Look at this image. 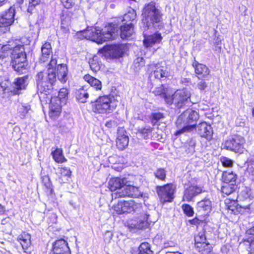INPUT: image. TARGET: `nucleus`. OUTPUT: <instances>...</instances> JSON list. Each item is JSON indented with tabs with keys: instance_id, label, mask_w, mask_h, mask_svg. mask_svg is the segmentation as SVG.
<instances>
[{
	"instance_id": "45",
	"label": "nucleus",
	"mask_w": 254,
	"mask_h": 254,
	"mask_svg": "<svg viewBox=\"0 0 254 254\" xmlns=\"http://www.w3.org/2000/svg\"><path fill=\"white\" fill-rule=\"evenodd\" d=\"M182 209L184 213L188 217L192 216L194 214L193 208L188 204H184L182 205Z\"/></svg>"
},
{
	"instance_id": "40",
	"label": "nucleus",
	"mask_w": 254,
	"mask_h": 254,
	"mask_svg": "<svg viewBox=\"0 0 254 254\" xmlns=\"http://www.w3.org/2000/svg\"><path fill=\"white\" fill-rule=\"evenodd\" d=\"M91 69L94 71H97L100 69V64L98 61V57L97 56H94L89 62Z\"/></svg>"
},
{
	"instance_id": "60",
	"label": "nucleus",
	"mask_w": 254,
	"mask_h": 254,
	"mask_svg": "<svg viewBox=\"0 0 254 254\" xmlns=\"http://www.w3.org/2000/svg\"><path fill=\"white\" fill-rule=\"evenodd\" d=\"M190 222L191 224L195 225L198 223V219H194L191 220H190Z\"/></svg>"
},
{
	"instance_id": "54",
	"label": "nucleus",
	"mask_w": 254,
	"mask_h": 254,
	"mask_svg": "<svg viewBox=\"0 0 254 254\" xmlns=\"http://www.w3.org/2000/svg\"><path fill=\"white\" fill-rule=\"evenodd\" d=\"M61 1L66 8H70L74 4L73 0H61Z\"/></svg>"
},
{
	"instance_id": "25",
	"label": "nucleus",
	"mask_w": 254,
	"mask_h": 254,
	"mask_svg": "<svg viewBox=\"0 0 254 254\" xmlns=\"http://www.w3.org/2000/svg\"><path fill=\"white\" fill-rule=\"evenodd\" d=\"M152 222H154L149 218V215L148 214H144L143 216L142 219L139 218L136 223L133 224V227L135 229H142L145 227H148L150 224Z\"/></svg>"
},
{
	"instance_id": "13",
	"label": "nucleus",
	"mask_w": 254,
	"mask_h": 254,
	"mask_svg": "<svg viewBox=\"0 0 254 254\" xmlns=\"http://www.w3.org/2000/svg\"><path fill=\"white\" fill-rule=\"evenodd\" d=\"M15 10L11 6L9 9L0 13V27L8 28L14 21Z\"/></svg>"
},
{
	"instance_id": "7",
	"label": "nucleus",
	"mask_w": 254,
	"mask_h": 254,
	"mask_svg": "<svg viewBox=\"0 0 254 254\" xmlns=\"http://www.w3.org/2000/svg\"><path fill=\"white\" fill-rule=\"evenodd\" d=\"M116 106L113 104L110 96L105 95L100 96L93 103L92 110L98 114H109L115 110Z\"/></svg>"
},
{
	"instance_id": "19",
	"label": "nucleus",
	"mask_w": 254,
	"mask_h": 254,
	"mask_svg": "<svg viewBox=\"0 0 254 254\" xmlns=\"http://www.w3.org/2000/svg\"><path fill=\"white\" fill-rule=\"evenodd\" d=\"M192 65L199 79L206 78L210 73V70L206 65L200 64L195 60L192 63Z\"/></svg>"
},
{
	"instance_id": "42",
	"label": "nucleus",
	"mask_w": 254,
	"mask_h": 254,
	"mask_svg": "<svg viewBox=\"0 0 254 254\" xmlns=\"http://www.w3.org/2000/svg\"><path fill=\"white\" fill-rule=\"evenodd\" d=\"M10 85V82L9 81V77L7 73L3 76H0V86L3 90H6Z\"/></svg>"
},
{
	"instance_id": "39",
	"label": "nucleus",
	"mask_w": 254,
	"mask_h": 254,
	"mask_svg": "<svg viewBox=\"0 0 254 254\" xmlns=\"http://www.w3.org/2000/svg\"><path fill=\"white\" fill-rule=\"evenodd\" d=\"M136 16L135 11L132 8H130L128 12L124 14L122 20L126 22L133 21L136 18Z\"/></svg>"
},
{
	"instance_id": "15",
	"label": "nucleus",
	"mask_w": 254,
	"mask_h": 254,
	"mask_svg": "<svg viewBox=\"0 0 254 254\" xmlns=\"http://www.w3.org/2000/svg\"><path fill=\"white\" fill-rule=\"evenodd\" d=\"M202 192L201 187L197 185H190L185 188L183 196V200L187 201H190L193 197Z\"/></svg>"
},
{
	"instance_id": "6",
	"label": "nucleus",
	"mask_w": 254,
	"mask_h": 254,
	"mask_svg": "<svg viewBox=\"0 0 254 254\" xmlns=\"http://www.w3.org/2000/svg\"><path fill=\"white\" fill-rule=\"evenodd\" d=\"M190 93L186 88L177 90L173 95L165 97V102L168 105L175 104L178 108H181L190 100Z\"/></svg>"
},
{
	"instance_id": "47",
	"label": "nucleus",
	"mask_w": 254,
	"mask_h": 254,
	"mask_svg": "<svg viewBox=\"0 0 254 254\" xmlns=\"http://www.w3.org/2000/svg\"><path fill=\"white\" fill-rule=\"evenodd\" d=\"M30 109V107L28 105H22V106L19 108L18 113L21 116V118H23L26 116Z\"/></svg>"
},
{
	"instance_id": "31",
	"label": "nucleus",
	"mask_w": 254,
	"mask_h": 254,
	"mask_svg": "<svg viewBox=\"0 0 254 254\" xmlns=\"http://www.w3.org/2000/svg\"><path fill=\"white\" fill-rule=\"evenodd\" d=\"M83 79L85 81H87L92 87L94 88L96 90L101 89L102 83L99 79L89 74L84 75Z\"/></svg>"
},
{
	"instance_id": "3",
	"label": "nucleus",
	"mask_w": 254,
	"mask_h": 254,
	"mask_svg": "<svg viewBox=\"0 0 254 254\" xmlns=\"http://www.w3.org/2000/svg\"><path fill=\"white\" fill-rule=\"evenodd\" d=\"M142 15L143 18L140 26L142 30L144 31L153 28L154 24L158 23L162 19L160 10L152 1L145 5Z\"/></svg>"
},
{
	"instance_id": "35",
	"label": "nucleus",
	"mask_w": 254,
	"mask_h": 254,
	"mask_svg": "<svg viewBox=\"0 0 254 254\" xmlns=\"http://www.w3.org/2000/svg\"><path fill=\"white\" fill-rule=\"evenodd\" d=\"M195 145L196 140L194 138H191L188 140L185 144L186 152L188 154H192L195 152Z\"/></svg>"
},
{
	"instance_id": "22",
	"label": "nucleus",
	"mask_w": 254,
	"mask_h": 254,
	"mask_svg": "<svg viewBox=\"0 0 254 254\" xmlns=\"http://www.w3.org/2000/svg\"><path fill=\"white\" fill-rule=\"evenodd\" d=\"M41 55L40 58L41 62H47L50 57H52V49L51 45L49 42H45L41 47Z\"/></svg>"
},
{
	"instance_id": "29",
	"label": "nucleus",
	"mask_w": 254,
	"mask_h": 254,
	"mask_svg": "<svg viewBox=\"0 0 254 254\" xmlns=\"http://www.w3.org/2000/svg\"><path fill=\"white\" fill-rule=\"evenodd\" d=\"M250 205L241 206L238 204V202L235 200L231 201V204L228 206L229 211L234 214H238L243 213L244 210L250 209Z\"/></svg>"
},
{
	"instance_id": "17",
	"label": "nucleus",
	"mask_w": 254,
	"mask_h": 254,
	"mask_svg": "<svg viewBox=\"0 0 254 254\" xmlns=\"http://www.w3.org/2000/svg\"><path fill=\"white\" fill-rule=\"evenodd\" d=\"M142 31L144 36L143 44L145 47H151L153 45L159 44L161 42L162 40V37L161 33L155 32L153 34L147 35L145 33H144L145 31Z\"/></svg>"
},
{
	"instance_id": "37",
	"label": "nucleus",
	"mask_w": 254,
	"mask_h": 254,
	"mask_svg": "<svg viewBox=\"0 0 254 254\" xmlns=\"http://www.w3.org/2000/svg\"><path fill=\"white\" fill-rule=\"evenodd\" d=\"M195 248H200L201 244L206 243V237L203 231L200 232L194 237Z\"/></svg>"
},
{
	"instance_id": "38",
	"label": "nucleus",
	"mask_w": 254,
	"mask_h": 254,
	"mask_svg": "<svg viewBox=\"0 0 254 254\" xmlns=\"http://www.w3.org/2000/svg\"><path fill=\"white\" fill-rule=\"evenodd\" d=\"M28 1L27 11L31 14L32 13L36 6L44 3V0H28Z\"/></svg>"
},
{
	"instance_id": "63",
	"label": "nucleus",
	"mask_w": 254,
	"mask_h": 254,
	"mask_svg": "<svg viewBox=\"0 0 254 254\" xmlns=\"http://www.w3.org/2000/svg\"><path fill=\"white\" fill-rule=\"evenodd\" d=\"M17 2L19 4H22L23 2V0H17Z\"/></svg>"
},
{
	"instance_id": "1",
	"label": "nucleus",
	"mask_w": 254,
	"mask_h": 254,
	"mask_svg": "<svg viewBox=\"0 0 254 254\" xmlns=\"http://www.w3.org/2000/svg\"><path fill=\"white\" fill-rule=\"evenodd\" d=\"M57 76L61 82L65 83L67 79V67L65 64L57 65L56 59L52 57L47 65V69L39 72L36 76L38 90L41 93L45 92L49 93V91L56 81Z\"/></svg>"
},
{
	"instance_id": "27",
	"label": "nucleus",
	"mask_w": 254,
	"mask_h": 254,
	"mask_svg": "<svg viewBox=\"0 0 254 254\" xmlns=\"http://www.w3.org/2000/svg\"><path fill=\"white\" fill-rule=\"evenodd\" d=\"M27 77L26 76L19 77L16 79L14 82L13 87L15 88L14 90V94H19V91L25 88V87L27 85Z\"/></svg>"
},
{
	"instance_id": "18",
	"label": "nucleus",
	"mask_w": 254,
	"mask_h": 254,
	"mask_svg": "<svg viewBox=\"0 0 254 254\" xmlns=\"http://www.w3.org/2000/svg\"><path fill=\"white\" fill-rule=\"evenodd\" d=\"M197 128V133L200 136L205 138L208 140L211 139L213 132L210 125L206 122H202L198 125Z\"/></svg>"
},
{
	"instance_id": "33",
	"label": "nucleus",
	"mask_w": 254,
	"mask_h": 254,
	"mask_svg": "<svg viewBox=\"0 0 254 254\" xmlns=\"http://www.w3.org/2000/svg\"><path fill=\"white\" fill-rule=\"evenodd\" d=\"M31 236L26 233H23L19 235L18 238V240L22 246L24 250H26L31 245Z\"/></svg>"
},
{
	"instance_id": "62",
	"label": "nucleus",
	"mask_w": 254,
	"mask_h": 254,
	"mask_svg": "<svg viewBox=\"0 0 254 254\" xmlns=\"http://www.w3.org/2000/svg\"><path fill=\"white\" fill-rule=\"evenodd\" d=\"M7 48H9L7 45H4L2 47V49L4 51L6 50Z\"/></svg>"
},
{
	"instance_id": "23",
	"label": "nucleus",
	"mask_w": 254,
	"mask_h": 254,
	"mask_svg": "<svg viewBox=\"0 0 254 254\" xmlns=\"http://www.w3.org/2000/svg\"><path fill=\"white\" fill-rule=\"evenodd\" d=\"M128 137L126 135L124 131L119 130L116 140L117 147L120 150H123L127 147L128 144Z\"/></svg>"
},
{
	"instance_id": "55",
	"label": "nucleus",
	"mask_w": 254,
	"mask_h": 254,
	"mask_svg": "<svg viewBox=\"0 0 254 254\" xmlns=\"http://www.w3.org/2000/svg\"><path fill=\"white\" fill-rule=\"evenodd\" d=\"M43 183L47 188H51V183L48 177L45 176L43 178Z\"/></svg>"
},
{
	"instance_id": "14",
	"label": "nucleus",
	"mask_w": 254,
	"mask_h": 254,
	"mask_svg": "<svg viewBox=\"0 0 254 254\" xmlns=\"http://www.w3.org/2000/svg\"><path fill=\"white\" fill-rule=\"evenodd\" d=\"M63 103L58 98L52 97L50 105L49 116L53 119H56L60 115Z\"/></svg>"
},
{
	"instance_id": "10",
	"label": "nucleus",
	"mask_w": 254,
	"mask_h": 254,
	"mask_svg": "<svg viewBox=\"0 0 254 254\" xmlns=\"http://www.w3.org/2000/svg\"><path fill=\"white\" fill-rule=\"evenodd\" d=\"M123 188V190L122 191H121V190H119L118 192L112 193V197L113 199L125 196L138 197L140 195V191L137 187L125 184Z\"/></svg>"
},
{
	"instance_id": "44",
	"label": "nucleus",
	"mask_w": 254,
	"mask_h": 254,
	"mask_svg": "<svg viewBox=\"0 0 254 254\" xmlns=\"http://www.w3.org/2000/svg\"><path fill=\"white\" fill-rule=\"evenodd\" d=\"M151 131L152 129L150 127H145L139 128L138 130V133L140 134L143 138L146 139L148 137L149 134Z\"/></svg>"
},
{
	"instance_id": "50",
	"label": "nucleus",
	"mask_w": 254,
	"mask_h": 254,
	"mask_svg": "<svg viewBox=\"0 0 254 254\" xmlns=\"http://www.w3.org/2000/svg\"><path fill=\"white\" fill-rule=\"evenodd\" d=\"M163 117L162 114L160 113H154L152 114L151 122L154 125L161 119Z\"/></svg>"
},
{
	"instance_id": "4",
	"label": "nucleus",
	"mask_w": 254,
	"mask_h": 254,
	"mask_svg": "<svg viewBox=\"0 0 254 254\" xmlns=\"http://www.w3.org/2000/svg\"><path fill=\"white\" fill-rule=\"evenodd\" d=\"M91 31L90 37L98 44L114 39L118 35V30L113 24H109L102 30L99 28H92Z\"/></svg>"
},
{
	"instance_id": "46",
	"label": "nucleus",
	"mask_w": 254,
	"mask_h": 254,
	"mask_svg": "<svg viewBox=\"0 0 254 254\" xmlns=\"http://www.w3.org/2000/svg\"><path fill=\"white\" fill-rule=\"evenodd\" d=\"M243 243L246 246H250V254H254V239L252 238H245Z\"/></svg>"
},
{
	"instance_id": "51",
	"label": "nucleus",
	"mask_w": 254,
	"mask_h": 254,
	"mask_svg": "<svg viewBox=\"0 0 254 254\" xmlns=\"http://www.w3.org/2000/svg\"><path fill=\"white\" fill-rule=\"evenodd\" d=\"M239 196L240 197L241 196H244L246 199H250V197L252 196L251 190L249 188H246L241 192Z\"/></svg>"
},
{
	"instance_id": "64",
	"label": "nucleus",
	"mask_w": 254,
	"mask_h": 254,
	"mask_svg": "<svg viewBox=\"0 0 254 254\" xmlns=\"http://www.w3.org/2000/svg\"><path fill=\"white\" fill-rule=\"evenodd\" d=\"M252 114H253V116L254 117V108L253 109Z\"/></svg>"
},
{
	"instance_id": "11",
	"label": "nucleus",
	"mask_w": 254,
	"mask_h": 254,
	"mask_svg": "<svg viewBox=\"0 0 254 254\" xmlns=\"http://www.w3.org/2000/svg\"><path fill=\"white\" fill-rule=\"evenodd\" d=\"M175 188L172 184H167L157 189V193L162 203L171 202L174 198Z\"/></svg>"
},
{
	"instance_id": "30",
	"label": "nucleus",
	"mask_w": 254,
	"mask_h": 254,
	"mask_svg": "<svg viewBox=\"0 0 254 254\" xmlns=\"http://www.w3.org/2000/svg\"><path fill=\"white\" fill-rule=\"evenodd\" d=\"M222 183L236 184L237 175L232 171H224L222 174Z\"/></svg>"
},
{
	"instance_id": "16",
	"label": "nucleus",
	"mask_w": 254,
	"mask_h": 254,
	"mask_svg": "<svg viewBox=\"0 0 254 254\" xmlns=\"http://www.w3.org/2000/svg\"><path fill=\"white\" fill-rule=\"evenodd\" d=\"M149 69L153 70L152 75L155 78L162 79L168 76V72L165 66L161 65L160 64H152L149 65Z\"/></svg>"
},
{
	"instance_id": "53",
	"label": "nucleus",
	"mask_w": 254,
	"mask_h": 254,
	"mask_svg": "<svg viewBox=\"0 0 254 254\" xmlns=\"http://www.w3.org/2000/svg\"><path fill=\"white\" fill-rule=\"evenodd\" d=\"M207 87V84L204 80H201L197 84V87L201 91H205Z\"/></svg>"
},
{
	"instance_id": "49",
	"label": "nucleus",
	"mask_w": 254,
	"mask_h": 254,
	"mask_svg": "<svg viewBox=\"0 0 254 254\" xmlns=\"http://www.w3.org/2000/svg\"><path fill=\"white\" fill-rule=\"evenodd\" d=\"M155 176L161 180H164L166 178V172L163 169H159L155 173Z\"/></svg>"
},
{
	"instance_id": "24",
	"label": "nucleus",
	"mask_w": 254,
	"mask_h": 254,
	"mask_svg": "<svg viewBox=\"0 0 254 254\" xmlns=\"http://www.w3.org/2000/svg\"><path fill=\"white\" fill-rule=\"evenodd\" d=\"M60 250L64 252H65V251H70L67 242L63 239L57 240L53 243L52 252Z\"/></svg>"
},
{
	"instance_id": "58",
	"label": "nucleus",
	"mask_w": 254,
	"mask_h": 254,
	"mask_svg": "<svg viewBox=\"0 0 254 254\" xmlns=\"http://www.w3.org/2000/svg\"><path fill=\"white\" fill-rule=\"evenodd\" d=\"M115 123L114 121H107L105 124L106 126L107 127H113L115 125Z\"/></svg>"
},
{
	"instance_id": "8",
	"label": "nucleus",
	"mask_w": 254,
	"mask_h": 254,
	"mask_svg": "<svg viewBox=\"0 0 254 254\" xmlns=\"http://www.w3.org/2000/svg\"><path fill=\"white\" fill-rule=\"evenodd\" d=\"M114 209L119 214L132 212L138 213L142 209V204L132 199L128 201H120L118 204L114 205Z\"/></svg>"
},
{
	"instance_id": "34",
	"label": "nucleus",
	"mask_w": 254,
	"mask_h": 254,
	"mask_svg": "<svg viewBox=\"0 0 254 254\" xmlns=\"http://www.w3.org/2000/svg\"><path fill=\"white\" fill-rule=\"evenodd\" d=\"M52 155L54 160L58 163H62L66 161L64 156L63 150L61 148H56L52 152Z\"/></svg>"
},
{
	"instance_id": "9",
	"label": "nucleus",
	"mask_w": 254,
	"mask_h": 254,
	"mask_svg": "<svg viewBox=\"0 0 254 254\" xmlns=\"http://www.w3.org/2000/svg\"><path fill=\"white\" fill-rule=\"evenodd\" d=\"M244 142L245 139L243 137L235 135L226 140L223 146L227 150L235 152H242Z\"/></svg>"
},
{
	"instance_id": "41",
	"label": "nucleus",
	"mask_w": 254,
	"mask_h": 254,
	"mask_svg": "<svg viewBox=\"0 0 254 254\" xmlns=\"http://www.w3.org/2000/svg\"><path fill=\"white\" fill-rule=\"evenodd\" d=\"M201 245L200 248H196L199 253L201 254H211L212 247L210 244L204 243Z\"/></svg>"
},
{
	"instance_id": "59",
	"label": "nucleus",
	"mask_w": 254,
	"mask_h": 254,
	"mask_svg": "<svg viewBox=\"0 0 254 254\" xmlns=\"http://www.w3.org/2000/svg\"><path fill=\"white\" fill-rule=\"evenodd\" d=\"M4 211H5L4 206L0 203V215L3 214Z\"/></svg>"
},
{
	"instance_id": "56",
	"label": "nucleus",
	"mask_w": 254,
	"mask_h": 254,
	"mask_svg": "<svg viewBox=\"0 0 254 254\" xmlns=\"http://www.w3.org/2000/svg\"><path fill=\"white\" fill-rule=\"evenodd\" d=\"M246 235L247 237L249 236L247 238H252V239H254V226L246 231Z\"/></svg>"
},
{
	"instance_id": "36",
	"label": "nucleus",
	"mask_w": 254,
	"mask_h": 254,
	"mask_svg": "<svg viewBox=\"0 0 254 254\" xmlns=\"http://www.w3.org/2000/svg\"><path fill=\"white\" fill-rule=\"evenodd\" d=\"M153 93L155 95L161 96L163 97L165 100V97L169 96L170 94L169 93V89L168 88H165L163 85L156 87L153 91Z\"/></svg>"
},
{
	"instance_id": "32",
	"label": "nucleus",
	"mask_w": 254,
	"mask_h": 254,
	"mask_svg": "<svg viewBox=\"0 0 254 254\" xmlns=\"http://www.w3.org/2000/svg\"><path fill=\"white\" fill-rule=\"evenodd\" d=\"M236 184L222 183L221 187V191L223 194L230 195L233 193L237 189Z\"/></svg>"
},
{
	"instance_id": "61",
	"label": "nucleus",
	"mask_w": 254,
	"mask_h": 254,
	"mask_svg": "<svg viewBox=\"0 0 254 254\" xmlns=\"http://www.w3.org/2000/svg\"><path fill=\"white\" fill-rule=\"evenodd\" d=\"M166 254H181L178 252H168L166 253Z\"/></svg>"
},
{
	"instance_id": "5",
	"label": "nucleus",
	"mask_w": 254,
	"mask_h": 254,
	"mask_svg": "<svg viewBox=\"0 0 254 254\" xmlns=\"http://www.w3.org/2000/svg\"><path fill=\"white\" fill-rule=\"evenodd\" d=\"M11 65L14 70L23 73L26 70V56L23 45L15 46L11 53Z\"/></svg>"
},
{
	"instance_id": "12",
	"label": "nucleus",
	"mask_w": 254,
	"mask_h": 254,
	"mask_svg": "<svg viewBox=\"0 0 254 254\" xmlns=\"http://www.w3.org/2000/svg\"><path fill=\"white\" fill-rule=\"evenodd\" d=\"M125 47L123 45L115 44L105 46L100 52L109 55L112 58H118L122 57L125 53Z\"/></svg>"
},
{
	"instance_id": "43",
	"label": "nucleus",
	"mask_w": 254,
	"mask_h": 254,
	"mask_svg": "<svg viewBox=\"0 0 254 254\" xmlns=\"http://www.w3.org/2000/svg\"><path fill=\"white\" fill-rule=\"evenodd\" d=\"M68 93L67 89L65 88H63L59 91L58 96L53 97L59 98L61 102H62L63 104H65L66 103Z\"/></svg>"
},
{
	"instance_id": "20",
	"label": "nucleus",
	"mask_w": 254,
	"mask_h": 254,
	"mask_svg": "<svg viewBox=\"0 0 254 254\" xmlns=\"http://www.w3.org/2000/svg\"><path fill=\"white\" fill-rule=\"evenodd\" d=\"M211 201L209 199L205 198L197 203L196 209L199 214L207 215L211 212Z\"/></svg>"
},
{
	"instance_id": "2",
	"label": "nucleus",
	"mask_w": 254,
	"mask_h": 254,
	"mask_svg": "<svg viewBox=\"0 0 254 254\" xmlns=\"http://www.w3.org/2000/svg\"><path fill=\"white\" fill-rule=\"evenodd\" d=\"M199 118L198 113L191 109H187L178 118L176 124L178 130L174 133L179 136L186 132L192 130L195 127Z\"/></svg>"
},
{
	"instance_id": "57",
	"label": "nucleus",
	"mask_w": 254,
	"mask_h": 254,
	"mask_svg": "<svg viewBox=\"0 0 254 254\" xmlns=\"http://www.w3.org/2000/svg\"><path fill=\"white\" fill-rule=\"evenodd\" d=\"M52 254H71L70 251H65V252L62 250L56 251V252H52Z\"/></svg>"
},
{
	"instance_id": "21",
	"label": "nucleus",
	"mask_w": 254,
	"mask_h": 254,
	"mask_svg": "<svg viewBox=\"0 0 254 254\" xmlns=\"http://www.w3.org/2000/svg\"><path fill=\"white\" fill-rule=\"evenodd\" d=\"M126 183L127 180L125 178H112L109 182V188L112 191L118 192L119 190L122 191L123 190V186Z\"/></svg>"
},
{
	"instance_id": "26",
	"label": "nucleus",
	"mask_w": 254,
	"mask_h": 254,
	"mask_svg": "<svg viewBox=\"0 0 254 254\" xmlns=\"http://www.w3.org/2000/svg\"><path fill=\"white\" fill-rule=\"evenodd\" d=\"M133 33V24L131 23L121 26L120 36L122 39L129 38Z\"/></svg>"
},
{
	"instance_id": "48",
	"label": "nucleus",
	"mask_w": 254,
	"mask_h": 254,
	"mask_svg": "<svg viewBox=\"0 0 254 254\" xmlns=\"http://www.w3.org/2000/svg\"><path fill=\"white\" fill-rule=\"evenodd\" d=\"M221 162L225 167H231L233 165V161L227 157H222L220 159Z\"/></svg>"
},
{
	"instance_id": "28",
	"label": "nucleus",
	"mask_w": 254,
	"mask_h": 254,
	"mask_svg": "<svg viewBox=\"0 0 254 254\" xmlns=\"http://www.w3.org/2000/svg\"><path fill=\"white\" fill-rule=\"evenodd\" d=\"M90 88H86L85 86L79 88L76 92V98L81 103H85L89 97V92L90 91Z\"/></svg>"
},
{
	"instance_id": "52",
	"label": "nucleus",
	"mask_w": 254,
	"mask_h": 254,
	"mask_svg": "<svg viewBox=\"0 0 254 254\" xmlns=\"http://www.w3.org/2000/svg\"><path fill=\"white\" fill-rule=\"evenodd\" d=\"M60 173L62 177H66L69 178L71 175V172L69 168L67 167H63L61 169Z\"/></svg>"
}]
</instances>
